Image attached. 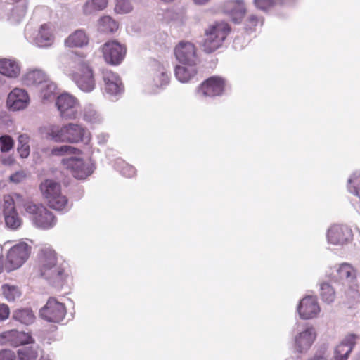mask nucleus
<instances>
[{
	"instance_id": "8",
	"label": "nucleus",
	"mask_w": 360,
	"mask_h": 360,
	"mask_svg": "<svg viewBox=\"0 0 360 360\" xmlns=\"http://www.w3.org/2000/svg\"><path fill=\"white\" fill-rule=\"evenodd\" d=\"M226 80L219 76H212L202 82L198 87V94L205 97H214L223 94Z\"/></svg>"
},
{
	"instance_id": "5",
	"label": "nucleus",
	"mask_w": 360,
	"mask_h": 360,
	"mask_svg": "<svg viewBox=\"0 0 360 360\" xmlns=\"http://www.w3.org/2000/svg\"><path fill=\"white\" fill-rule=\"evenodd\" d=\"M15 198L17 200L22 199V196L19 193L11 195H4L3 197V214L6 225L13 230L18 229L22 224V219L20 217L15 205Z\"/></svg>"
},
{
	"instance_id": "9",
	"label": "nucleus",
	"mask_w": 360,
	"mask_h": 360,
	"mask_svg": "<svg viewBox=\"0 0 360 360\" xmlns=\"http://www.w3.org/2000/svg\"><path fill=\"white\" fill-rule=\"evenodd\" d=\"M176 59L182 64H197L200 58L195 45L188 41H180L174 49Z\"/></svg>"
},
{
	"instance_id": "3",
	"label": "nucleus",
	"mask_w": 360,
	"mask_h": 360,
	"mask_svg": "<svg viewBox=\"0 0 360 360\" xmlns=\"http://www.w3.org/2000/svg\"><path fill=\"white\" fill-rule=\"evenodd\" d=\"M231 32L227 22H219L209 26L205 32V38L202 43V50L211 53L222 46L223 42Z\"/></svg>"
},
{
	"instance_id": "24",
	"label": "nucleus",
	"mask_w": 360,
	"mask_h": 360,
	"mask_svg": "<svg viewBox=\"0 0 360 360\" xmlns=\"http://www.w3.org/2000/svg\"><path fill=\"white\" fill-rule=\"evenodd\" d=\"M89 43V37L84 30H77L65 41V45L70 48L82 47Z\"/></svg>"
},
{
	"instance_id": "33",
	"label": "nucleus",
	"mask_w": 360,
	"mask_h": 360,
	"mask_svg": "<svg viewBox=\"0 0 360 360\" xmlns=\"http://www.w3.org/2000/svg\"><path fill=\"white\" fill-rule=\"evenodd\" d=\"M255 6L263 12H268L270 10L281 6L283 0H253Z\"/></svg>"
},
{
	"instance_id": "11",
	"label": "nucleus",
	"mask_w": 360,
	"mask_h": 360,
	"mask_svg": "<svg viewBox=\"0 0 360 360\" xmlns=\"http://www.w3.org/2000/svg\"><path fill=\"white\" fill-rule=\"evenodd\" d=\"M56 105L62 117L66 118L76 117L78 102L74 96L68 94L60 95L57 98Z\"/></svg>"
},
{
	"instance_id": "17",
	"label": "nucleus",
	"mask_w": 360,
	"mask_h": 360,
	"mask_svg": "<svg viewBox=\"0 0 360 360\" xmlns=\"http://www.w3.org/2000/svg\"><path fill=\"white\" fill-rule=\"evenodd\" d=\"M30 101L27 93L21 89H14L8 96L7 105L13 110H20L27 107Z\"/></svg>"
},
{
	"instance_id": "4",
	"label": "nucleus",
	"mask_w": 360,
	"mask_h": 360,
	"mask_svg": "<svg viewBox=\"0 0 360 360\" xmlns=\"http://www.w3.org/2000/svg\"><path fill=\"white\" fill-rule=\"evenodd\" d=\"M39 188L51 208L63 210L67 207L68 200L61 193V186L59 183L51 179H46L40 184Z\"/></svg>"
},
{
	"instance_id": "16",
	"label": "nucleus",
	"mask_w": 360,
	"mask_h": 360,
	"mask_svg": "<svg viewBox=\"0 0 360 360\" xmlns=\"http://www.w3.org/2000/svg\"><path fill=\"white\" fill-rule=\"evenodd\" d=\"M224 9L236 23L240 22L246 13V8L243 0L227 1L224 5Z\"/></svg>"
},
{
	"instance_id": "2",
	"label": "nucleus",
	"mask_w": 360,
	"mask_h": 360,
	"mask_svg": "<svg viewBox=\"0 0 360 360\" xmlns=\"http://www.w3.org/2000/svg\"><path fill=\"white\" fill-rule=\"evenodd\" d=\"M41 274L49 280L62 281L65 277V268L58 264L56 252L51 247L42 248L39 253Z\"/></svg>"
},
{
	"instance_id": "31",
	"label": "nucleus",
	"mask_w": 360,
	"mask_h": 360,
	"mask_svg": "<svg viewBox=\"0 0 360 360\" xmlns=\"http://www.w3.org/2000/svg\"><path fill=\"white\" fill-rule=\"evenodd\" d=\"M108 4V0H88L83 6V12L89 15L97 11L105 9Z\"/></svg>"
},
{
	"instance_id": "37",
	"label": "nucleus",
	"mask_w": 360,
	"mask_h": 360,
	"mask_svg": "<svg viewBox=\"0 0 360 360\" xmlns=\"http://www.w3.org/2000/svg\"><path fill=\"white\" fill-rule=\"evenodd\" d=\"M44 207L41 204H36L32 201H26L23 203V208L25 212L30 216L32 221L39 212L44 210Z\"/></svg>"
},
{
	"instance_id": "34",
	"label": "nucleus",
	"mask_w": 360,
	"mask_h": 360,
	"mask_svg": "<svg viewBox=\"0 0 360 360\" xmlns=\"http://www.w3.org/2000/svg\"><path fill=\"white\" fill-rule=\"evenodd\" d=\"M65 125L63 127L51 126L47 131V136L56 142H65Z\"/></svg>"
},
{
	"instance_id": "19",
	"label": "nucleus",
	"mask_w": 360,
	"mask_h": 360,
	"mask_svg": "<svg viewBox=\"0 0 360 360\" xmlns=\"http://www.w3.org/2000/svg\"><path fill=\"white\" fill-rule=\"evenodd\" d=\"M316 338V333L312 327L307 328L295 338V348L298 352H303L310 348Z\"/></svg>"
},
{
	"instance_id": "50",
	"label": "nucleus",
	"mask_w": 360,
	"mask_h": 360,
	"mask_svg": "<svg viewBox=\"0 0 360 360\" xmlns=\"http://www.w3.org/2000/svg\"><path fill=\"white\" fill-rule=\"evenodd\" d=\"M347 296L354 299H356L357 300H360V292L358 289V285L355 284L354 288H350L347 292Z\"/></svg>"
},
{
	"instance_id": "18",
	"label": "nucleus",
	"mask_w": 360,
	"mask_h": 360,
	"mask_svg": "<svg viewBox=\"0 0 360 360\" xmlns=\"http://www.w3.org/2000/svg\"><path fill=\"white\" fill-rule=\"evenodd\" d=\"M176 79L182 82L187 83L196 79L198 73L197 64H183L177 65L174 70Z\"/></svg>"
},
{
	"instance_id": "25",
	"label": "nucleus",
	"mask_w": 360,
	"mask_h": 360,
	"mask_svg": "<svg viewBox=\"0 0 360 360\" xmlns=\"http://www.w3.org/2000/svg\"><path fill=\"white\" fill-rule=\"evenodd\" d=\"M20 71V67L15 61L7 58L0 59V74L8 77H16Z\"/></svg>"
},
{
	"instance_id": "27",
	"label": "nucleus",
	"mask_w": 360,
	"mask_h": 360,
	"mask_svg": "<svg viewBox=\"0 0 360 360\" xmlns=\"http://www.w3.org/2000/svg\"><path fill=\"white\" fill-rule=\"evenodd\" d=\"M118 27V23L108 15L101 17L98 22V31L105 34H112Z\"/></svg>"
},
{
	"instance_id": "53",
	"label": "nucleus",
	"mask_w": 360,
	"mask_h": 360,
	"mask_svg": "<svg viewBox=\"0 0 360 360\" xmlns=\"http://www.w3.org/2000/svg\"><path fill=\"white\" fill-rule=\"evenodd\" d=\"M3 271V259L2 257L0 255V273Z\"/></svg>"
},
{
	"instance_id": "30",
	"label": "nucleus",
	"mask_w": 360,
	"mask_h": 360,
	"mask_svg": "<svg viewBox=\"0 0 360 360\" xmlns=\"http://www.w3.org/2000/svg\"><path fill=\"white\" fill-rule=\"evenodd\" d=\"M12 318L25 325L32 323L35 319L32 311L28 309H17L14 311Z\"/></svg>"
},
{
	"instance_id": "26",
	"label": "nucleus",
	"mask_w": 360,
	"mask_h": 360,
	"mask_svg": "<svg viewBox=\"0 0 360 360\" xmlns=\"http://www.w3.org/2000/svg\"><path fill=\"white\" fill-rule=\"evenodd\" d=\"M27 86H34L46 82V76L41 70H34L26 73L23 78Z\"/></svg>"
},
{
	"instance_id": "46",
	"label": "nucleus",
	"mask_w": 360,
	"mask_h": 360,
	"mask_svg": "<svg viewBox=\"0 0 360 360\" xmlns=\"http://www.w3.org/2000/svg\"><path fill=\"white\" fill-rule=\"evenodd\" d=\"M121 173L123 176L131 178L136 174V169L131 165H126L122 168Z\"/></svg>"
},
{
	"instance_id": "44",
	"label": "nucleus",
	"mask_w": 360,
	"mask_h": 360,
	"mask_svg": "<svg viewBox=\"0 0 360 360\" xmlns=\"http://www.w3.org/2000/svg\"><path fill=\"white\" fill-rule=\"evenodd\" d=\"M46 89L41 91V95L44 100H49L55 97L54 91L56 86L53 84H46Z\"/></svg>"
},
{
	"instance_id": "23",
	"label": "nucleus",
	"mask_w": 360,
	"mask_h": 360,
	"mask_svg": "<svg viewBox=\"0 0 360 360\" xmlns=\"http://www.w3.org/2000/svg\"><path fill=\"white\" fill-rule=\"evenodd\" d=\"M65 126V142L78 143L83 141L86 130L82 126L75 124H69Z\"/></svg>"
},
{
	"instance_id": "35",
	"label": "nucleus",
	"mask_w": 360,
	"mask_h": 360,
	"mask_svg": "<svg viewBox=\"0 0 360 360\" xmlns=\"http://www.w3.org/2000/svg\"><path fill=\"white\" fill-rule=\"evenodd\" d=\"M1 289L4 297L9 302L15 300L21 295V292L16 285L4 284Z\"/></svg>"
},
{
	"instance_id": "15",
	"label": "nucleus",
	"mask_w": 360,
	"mask_h": 360,
	"mask_svg": "<svg viewBox=\"0 0 360 360\" xmlns=\"http://www.w3.org/2000/svg\"><path fill=\"white\" fill-rule=\"evenodd\" d=\"M32 338L28 333L20 332L17 330H10L0 334V344H9L14 347L29 344Z\"/></svg>"
},
{
	"instance_id": "10",
	"label": "nucleus",
	"mask_w": 360,
	"mask_h": 360,
	"mask_svg": "<svg viewBox=\"0 0 360 360\" xmlns=\"http://www.w3.org/2000/svg\"><path fill=\"white\" fill-rule=\"evenodd\" d=\"M31 248L26 243H20L12 247L7 255V262L11 270L20 267L28 258Z\"/></svg>"
},
{
	"instance_id": "36",
	"label": "nucleus",
	"mask_w": 360,
	"mask_h": 360,
	"mask_svg": "<svg viewBox=\"0 0 360 360\" xmlns=\"http://www.w3.org/2000/svg\"><path fill=\"white\" fill-rule=\"evenodd\" d=\"M18 152L22 158L28 157L30 155V137L27 134H20L18 138Z\"/></svg>"
},
{
	"instance_id": "32",
	"label": "nucleus",
	"mask_w": 360,
	"mask_h": 360,
	"mask_svg": "<svg viewBox=\"0 0 360 360\" xmlns=\"http://www.w3.org/2000/svg\"><path fill=\"white\" fill-rule=\"evenodd\" d=\"M338 274L342 279H346L350 282L356 281V270L347 263H343L340 266Z\"/></svg>"
},
{
	"instance_id": "28",
	"label": "nucleus",
	"mask_w": 360,
	"mask_h": 360,
	"mask_svg": "<svg viewBox=\"0 0 360 360\" xmlns=\"http://www.w3.org/2000/svg\"><path fill=\"white\" fill-rule=\"evenodd\" d=\"M53 40V35L51 25L49 24L41 25L37 37V43L41 46H46L50 45Z\"/></svg>"
},
{
	"instance_id": "40",
	"label": "nucleus",
	"mask_w": 360,
	"mask_h": 360,
	"mask_svg": "<svg viewBox=\"0 0 360 360\" xmlns=\"http://www.w3.org/2000/svg\"><path fill=\"white\" fill-rule=\"evenodd\" d=\"M37 352L32 347H25L18 351V360H36Z\"/></svg>"
},
{
	"instance_id": "49",
	"label": "nucleus",
	"mask_w": 360,
	"mask_h": 360,
	"mask_svg": "<svg viewBox=\"0 0 360 360\" xmlns=\"http://www.w3.org/2000/svg\"><path fill=\"white\" fill-rule=\"evenodd\" d=\"M26 174L23 172H17L10 176L11 181L19 183L25 179Z\"/></svg>"
},
{
	"instance_id": "51",
	"label": "nucleus",
	"mask_w": 360,
	"mask_h": 360,
	"mask_svg": "<svg viewBox=\"0 0 360 360\" xmlns=\"http://www.w3.org/2000/svg\"><path fill=\"white\" fill-rule=\"evenodd\" d=\"M310 360H326V358L323 355H315Z\"/></svg>"
},
{
	"instance_id": "22",
	"label": "nucleus",
	"mask_w": 360,
	"mask_h": 360,
	"mask_svg": "<svg viewBox=\"0 0 360 360\" xmlns=\"http://www.w3.org/2000/svg\"><path fill=\"white\" fill-rule=\"evenodd\" d=\"M355 335H350L347 340L337 346L335 351V360H347L355 344Z\"/></svg>"
},
{
	"instance_id": "41",
	"label": "nucleus",
	"mask_w": 360,
	"mask_h": 360,
	"mask_svg": "<svg viewBox=\"0 0 360 360\" xmlns=\"http://www.w3.org/2000/svg\"><path fill=\"white\" fill-rule=\"evenodd\" d=\"M14 146V140L8 135L0 136V150L1 153L10 151Z\"/></svg>"
},
{
	"instance_id": "20",
	"label": "nucleus",
	"mask_w": 360,
	"mask_h": 360,
	"mask_svg": "<svg viewBox=\"0 0 360 360\" xmlns=\"http://www.w3.org/2000/svg\"><path fill=\"white\" fill-rule=\"evenodd\" d=\"M103 78L105 83V89L111 94H117L122 91V82L120 77L111 70H105L103 72Z\"/></svg>"
},
{
	"instance_id": "1",
	"label": "nucleus",
	"mask_w": 360,
	"mask_h": 360,
	"mask_svg": "<svg viewBox=\"0 0 360 360\" xmlns=\"http://www.w3.org/2000/svg\"><path fill=\"white\" fill-rule=\"evenodd\" d=\"M68 77L84 92H91L96 87L95 71L86 55L75 53Z\"/></svg>"
},
{
	"instance_id": "47",
	"label": "nucleus",
	"mask_w": 360,
	"mask_h": 360,
	"mask_svg": "<svg viewBox=\"0 0 360 360\" xmlns=\"http://www.w3.org/2000/svg\"><path fill=\"white\" fill-rule=\"evenodd\" d=\"M0 360H15V353L9 349H2L0 351Z\"/></svg>"
},
{
	"instance_id": "39",
	"label": "nucleus",
	"mask_w": 360,
	"mask_h": 360,
	"mask_svg": "<svg viewBox=\"0 0 360 360\" xmlns=\"http://www.w3.org/2000/svg\"><path fill=\"white\" fill-rule=\"evenodd\" d=\"M81 150L70 146H61L59 147L53 148L51 150V154L57 156H62L68 154H80Z\"/></svg>"
},
{
	"instance_id": "38",
	"label": "nucleus",
	"mask_w": 360,
	"mask_h": 360,
	"mask_svg": "<svg viewBox=\"0 0 360 360\" xmlns=\"http://www.w3.org/2000/svg\"><path fill=\"white\" fill-rule=\"evenodd\" d=\"M321 297L323 301L330 303L335 298V292L333 288L327 283H323L321 285Z\"/></svg>"
},
{
	"instance_id": "7",
	"label": "nucleus",
	"mask_w": 360,
	"mask_h": 360,
	"mask_svg": "<svg viewBox=\"0 0 360 360\" xmlns=\"http://www.w3.org/2000/svg\"><path fill=\"white\" fill-rule=\"evenodd\" d=\"M66 312L65 304L58 301L55 297H50L46 305L40 311L43 319L54 323L63 321Z\"/></svg>"
},
{
	"instance_id": "29",
	"label": "nucleus",
	"mask_w": 360,
	"mask_h": 360,
	"mask_svg": "<svg viewBox=\"0 0 360 360\" xmlns=\"http://www.w3.org/2000/svg\"><path fill=\"white\" fill-rule=\"evenodd\" d=\"M264 22V18L262 15L251 13L245 20V29L250 32H255L257 28L262 27Z\"/></svg>"
},
{
	"instance_id": "45",
	"label": "nucleus",
	"mask_w": 360,
	"mask_h": 360,
	"mask_svg": "<svg viewBox=\"0 0 360 360\" xmlns=\"http://www.w3.org/2000/svg\"><path fill=\"white\" fill-rule=\"evenodd\" d=\"M116 9L124 12L128 13L131 10V6L129 2H126L124 0H116Z\"/></svg>"
},
{
	"instance_id": "21",
	"label": "nucleus",
	"mask_w": 360,
	"mask_h": 360,
	"mask_svg": "<svg viewBox=\"0 0 360 360\" xmlns=\"http://www.w3.org/2000/svg\"><path fill=\"white\" fill-rule=\"evenodd\" d=\"M33 223L38 228L49 229L56 225V218L51 211L44 207V210L39 212L34 217Z\"/></svg>"
},
{
	"instance_id": "14",
	"label": "nucleus",
	"mask_w": 360,
	"mask_h": 360,
	"mask_svg": "<svg viewBox=\"0 0 360 360\" xmlns=\"http://www.w3.org/2000/svg\"><path fill=\"white\" fill-rule=\"evenodd\" d=\"M328 242L334 245H344L352 238V232L346 226L333 225L328 231Z\"/></svg>"
},
{
	"instance_id": "52",
	"label": "nucleus",
	"mask_w": 360,
	"mask_h": 360,
	"mask_svg": "<svg viewBox=\"0 0 360 360\" xmlns=\"http://www.w3.org/2000/svg\"><path fill=\"white\" fill-rule=\"evenodd\" d=\"M195 4H204L207 3L209 0H193Z\"/></svg>"
},
{
	"instance_id": "6",
	"label": "nucleus",
	"mask_w": 360,
	"mask_h": 360,
	"mask_svg": "<svg viewBox=\"0 0 360 360\" xmlns=\"http://www.w3.org/2000/svg\"><path fill=\"white\" fill-rule=\"evenodd\" d=\"M104 60L110 65H118L125 58L127 47L117 40H108L101 48Z\"/></svg>"
},
{
	"instance_id": "12",
	"label": "nucleus",
	"mask_w": 360,
	"mask_h": 360,
	"mask_svg": "<svg viewBox=\"0 0 360 360\" xmlns=\"http://www.w3.org/2000/svg\"><path fill=\"white\" fill-rule=\"evenodd\" d=\"M62 162L65 166H66L71 174L76 179H86L92 173L91 169L84 162L82 159H63Z\"/></svg>"
},
{
	"instance_id": "42",
	"label": "nucleus",
	"mask_w": 360,
	"mask_h": 360,
	"mask_svg": "<svg viewBox=\"0 0 360 360\" xmlns=\"http://www.w3.org/2000/svg\"><path fill=\"white\" fill-rule=\"evenodd\" d=\"M84 120L88 122L96 123L100 121V115L92 108H86L84 112Z\"/></svg>"
},
{
	"instance_id": "48",
	"label": "nucleus",
	"mask_w": 360,
	"mask_h": 360,
	"mask_svg": "<svg viewBox=\"0 0 360 360\" xmlns=\"http://www.w3.org/2000/svg\"><path fill=\"white\" fill-rule=\"evenodd\" d=\"M10 314V309L6 304H0V322L7 319Z\"/></svg>"
},
{
	"instance_id": "43",
	"label": "nucleus",
	"mask_w": 360,
	"mask_h": 360,
	"mask_svg": "<svg viewBox=\"0 0 360 360\" xmlns=\"http://www.w3.org/2000/svg\"><path fill=\"white\" fill-rule=\"evenodd\" d=\"M349 183L353 184V193L360 198V174L354 176L349 180ZM349 191L352 192L350 188Z\"/></svg>"
},
{
	"instance_id": "13",
	"label": "nucleus",
	"mask_w": 360,
	"mask_h": 360,
	"mask_svg": "<svg viewBox=\"0 0 360 360\" xmlns=\"http://www.w3.org/2000/svg\"><path fill=\"white\" fill-rule=\"evenodd\" d=\"M297 311L302 319H310L316 317L320 312V307L316 297L314 296L304 297L300 302Z\"/></svg>"
}]
</instances>
